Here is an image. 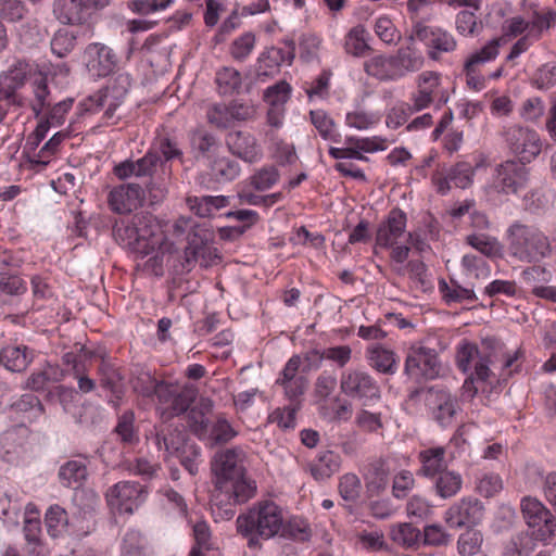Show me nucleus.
Listing matches in <instances>:
<instances>
[{"label":"nucleus","mask_w":556,"mask_h":556,"mask_svg":"<svg viewBox=\"0 0 556 556\" xmlns=\"http://www.w3.org/2000/svg\"><path fill=\"white\" fill-rule=\"evenodd\" d=\"M245 458V452L238 446L222 450L213 457L211 508L222 519H231L236 505L248 502L256 493V482L247 476Z\"/></svg>","instance_id":"obj_1"},{"label":"nucleus","mask_w":556,"mask_h":556,"mask_svg":"<svg viewBox=\"0 0 556 556\" xmlns=\"http://www.w3.org/2000/svg\"><path fill=\"white\" fill-rule=\"evenodd\" d=\"M115 240L139 258L148 257L144 268L155 276L163 275V256L176 251L175 243L164 235L160 222L150 213L121 218L113 227Z\"/></svg>","instance_id":"obj_2"},{"label":"nucleus","mask_w":556,"mask_h":556,"mask_svg":"<svg viewBox=\"0 0 556 556\" xmlns=\"http://www.w3.org/2000/svg\"><path fill=\"white\" fill-rule=\"evenodd\" d=\"M493 358L494 353L490 349H479L477 344L467 340L459 342L456 350V365L467 376L460 390L464 401H471L479 391L484 392L492 375L490 366Z\"/></svg>","instance_id":"obj_3"},{"label":"nucleus","mask_w":556,"mask_h":556,"mask_svg":"<svg viewBox=\"0 0 556 556\" xmlns=\"http://www.w3.org/2000/svg\"><path fill=\"white\" fill-rule=\"evenodd\" d=\"M508 254L521 263H540L553 254L552 239L536 225L513 222L506 229Z\"/></svg>","instance_id":"obj_4"},{"label":"nucleus","mask_w":556,"mask_h":556,"mask_svg":"<svg viewBox=\"0 0 556 556\" xmlns=\"http://www.w3.org/2000/svg\"><path fill=\"white\" fill-rule=\"evenodd\" d=\"M282 509L273 501L260 502L247 514L237 518V530L249 540V546H255L258 539L268 540L282 527Z\"/></svg>","instance_id":"obj_5"},{"label":"nucleus","mask_w":556,"mask_h":556,"mask_svg":"<svg viewBox=\"0 0 556 556\" xmlns=\"http://www.w3.org/2000/svg\"><path fill=\"white\" fill-rule=\"evenodd\" d=\"M198 394L197 388L191 383L179 384L161 380L154 396L156 397V412L161 419L168 421L176 416L185 414Z\"/></svg>","instance_id":"obj_6"},{"label":"nucleus","mask_w":556,"mask_h":556,"mask_svg":"<svg viewBox=\"0 0 556 556\" xmlns=\"http://www.w3.org/2000/svg\"><path fill=\"white\" fill-rule=\"evenodd\" d=\"M441 364L434 349L416 343L408 349L404 374L415 382L433 380L439 377Z\"/></svg>","instance_id":"obj_7"},{"label":"nucleus","mask_w":556,"mask_h":556,"mask_svg":"<svg viewBox=\"0 0 556 556\" xmlns=\"http://www.w3.org/2000/svg\"><path fill=\"white\" fill-rule=\"evenodd\" d=\"M525 163L508 160L498 164L491 176L490 190L504 195L518 194L529 181V170Z\"/></svg>","instance_id":"obj_8"},{"label":"nucleus","mask_w":556,"mask_h":556,"mask_svg":"<svg viewBox=\"0 0 556 556\" xmlns=\"http://www.w3.org/2000/svg\"><path fill=\"white\" fill-rule=\"evenodd\" d=\"M450 100L447 89L441 85V74L438 72H422L418 76L417 90L410 97L413 110L420 112L434 105L442 109Z\"/></svg>","instance_id":"obj_9"},{"label":"nucleus","mask_w":556,"mask_h":556,"mask_svg":"<svg viewBox=\"0 0 556 556\" xmlns=\"http://www.w3.org/2000/svg\"><path fill=\"white\" fill-rule=\"evenodd\" d=\"M520 506L533 539L544 543L549 542L556 532L554 515L535 497H523Z\"/></svg>","instance_id":"obj_10"},{"label":"nucleus","mask_w":556,"mask_h":556,"mask_svg":"<svg viewBox=\"0 0 556 556\" xmlns=\"http://www.w3.org/2000/svg\"><path fill=\"white\" fill-rule=\"evenodd\" d=\"M409 41L418 40L424 43L427 49V55L432 61L440 60L444 53L453 52L457 42L455 37L446 29L417 23L408 37Z\"/></svg>","instance_id":"obj_11"},{"label":"nucleus","mask_w":556,"mask_h":556,"mask_svg":"<svg viewBox=\"0 0 556 556\" xmlns=\"http://www.w3.org/2000/svg\"><path fill=\"white\" fill-rule=\"evenodd\" d=\"M147 489L135 481H119L105 492L108 505L119 514H134L144 502Z\"/></svg>","instance_id":"obj_12"},{"label":"nucleus","mask_w":556,"mask_h":556,"mask_svg":"<svg viewBox=\"0 0 556 556\" xmlns=\"http://www.w3.org/2000/svg\"><path fill=\"white\" fill-rule=\"evenodd\" d=\"M340 387L346 396L359 401L364 406L375 404L381 395L378 382L363 370L343 372Z\"/></svg>","instance_id":"obj_13"},{"label":"nucleus","mask_w":556,"mask_h":556,"mask_svg":"<svg viewBox=\"0 0 556 556\" xmlns=\"http://www.w3.org/2000/svg\"><path fill=\"white\" fill-rule=\"evenodd\" d=\"M294 56L295 43L291 39H283L278 46L265 49L256 60L257 79L265 81L266 78L277 75L283 65H291Z\"/></svg>","instance_id":"obj_14"},{"label":"nucleus","mask_w":556,"mask_h":556,"mask_svg":"<svg viewBox=\"0 0 556 556\" xmlns=\"http://www.w3.org/2000/svg\"><path fill=\"white\" fill-rule=\"evenodd\" d=\"M109 5V0H54L53 15L66 25H84L98 10Z\"/></svg>","instance_id":"obj_15"},{"label":"nucleus","mask_w":556,"mask_h":556,"mask_svg":"<svg viewBox=\"0 0 556 556\" xmlns=\"http://www.w3.org/2000/svg\"><path fill=\"white\" fill-rule=\"evenodd\" d=\"M510 151L522 162H531L541 152L542 143L536 131L514 125L505 130Z\"/></svg>","instance_id":"obj_16"},{"label":"nucleus","mask_w":556,"mask_h":556,"mask_svg":"<svg viewBox=\"0 0 556 556\" xmlns=\"http://www.w3.org/2000/svg\"><path fill=\"white\" fill-rule=\"evenodd\" d=\"M483 517L482 503L473 497H463L453 504L444 515L445 522L451 528L471 527L480 522Z\"/></svg>","instance_id":"obj_17"},{"label":"nucleus","mask_w":556,"mask_h":556,"mask_svg":"<svg viewBox=\"0 0 556 556\" xmlns=\"http://www.w3.org/2000/svg\"><path fill=\"white\" fill-rule=\"evenodd\" d=\"M86 67L92 77H106L117 65V56L111 48L93 42L85 50Z\"/></svg>","instance_id":"obj_18"},{"label":"nucleus","mask_w":556,"mask_h":556,"mask_svg":"<svg viewBox=\"0 0 556 556\" xmlns=\"http://www.w3.org/2000/svg\"><path fill=\"white\" fill-rule=\"evenodd\" d=\"M144 200V191L136 184L114 187L108 194L110 208L117 214H128L137 210Z\"/></svg>","instance_id":"obj_19"},{"label":"nucleus","mask_w":556,"mask_h":556,"mask_svg":"<svg viewBox=\"0 0 556 556\" xmlns=\"http://www.w3.org/2000/svg\"><path fill=\"white\" fill-rule=\"evenodd\" d=\"M406 213L399 207H393L378 226L376 235L377 245L390 249L396 244L399 239L406 232Z\"/></svg>","instance_id":"obj_20"},{"label":"nucleus","mask_w":556,"mask_h":556,"mask_svg":"<svg viewBox=\"0 0 556 556\" xmlns=\"http://www.w3.org/2000/svg\"><path fill=\"white\" fill-rule=\"evenodd\" d=\"M29 429L14 426L0 434V457L8 463H17L26 452Z\"/></svg>","instance_id":"obj_21"},{"label":"nucleus","mask_w":556,"mask_h":556,"mask_svg":"<svg viewBox=\"0 0 556 556\" xmlns=\"http://www.w3.org/2000/svg\"><path fill=\"white\" fill-rule=\"evenodd\" d=\"M301 359L299 356L291 357L286 364L276 383L283 388L285 394L290 400L301 396L308 386L305 370L300 369Z\"/></svg>","instance_id":"obj_22"},{"label":"nucleus","mask_w":556,"mask_h":556,"mask_svg":"<svg viewBox=\"0 0 556 556\" xmlns=\"http://www.w3.org/2000/svg\"><path fill=\"white\" fill-rule=\"evenodd\" d=\"M218 257L217 250L212 245V235L204 230H193L188 237V245L185 249L187 264L200 262L201 265H210Z\"/></svg>","instance_id":"obj_23"},{"label":"nucleus","mask_w":556,"mask_h":556,"mask_svg":"<svg viewBox=\"0 0 556 556\" xmlns=\"http://www.w3.org/2000/svg\"><path fill=\"white\" fill-rule=\"evenodd\" d=\"M47 399L50 402L59 403L65 414H70L75 422L86 424L88 421L87 414L90 408L81 406L78 393L75 389L65 386H56L48 391Z\"/></svg>","instance_id":"obj_24"},{"label":"nucleus","mask_w":556,"mask_h":556,"mask_svg":"<svg viewBox=\"0 0 556 556\" xmlns=\"http://www.w3.org/2000/svg\"><path fill=\"white\" fill-rule=\"evenodd\" d=\"M40 71L38 66H34L26 60L15 61L7 73L0 75V96L10 97L13 91L28 83L35 72Z\"/></svg>","instance_id":"obj_25"},{"label":"nucleus","mask_w":556,"mask_h":556,"mask_svg":"<svg viewBox=\"0 0 556 556\" xmlns=\"http://www.w3.org/2000/svg\"><path fill=\"white\" fill-rule=\"evenodd\" d=\"M29 94L27 96L29 108L36 117L51 106L53 98L48 86V74L42 71L35 72L28 84Z\"/></svg>","instance_id":"obj_26"},{"label":"nucleus","mask_w":556,"mask_h":556,"mask_svg":"<svg viewBox=\"0 0 556 556\" xmlns=\"http://www.w3.org/2000/svg\"><path fill=\"white\" fill-rule=\"evenodd\" d=\"M229 151L243 160L253 163L261 159L262 149L254 136L245 131H231L226 137Z\"/></svg>","instance_id":"obj_27"},{"label":"nucleus","mask_w":556,"mask_h":556,"mask_svg":"<svg viewBox=\"0 0 556 556\" xmlns=\"http://www.w3.org/2000/svg\"><path fill=\"white\" fill-rule=\"evenodd\" d=\"M160 161L161 159L155 152L149 151L143 157L137 161L126 160L116 164L113 168V173L121 180L130 177L151 176Z\"/></svg>","instance_id":"obj_28"},{"label":"nucleus","mask_w":556,"mask_h":556,"mask_svg":"<svg viewBox=\"0 0 556 556\" xmlns=\"http://www.w3.org/2000/svg\"><path fill=\"white\" fill-rule=\"evenodd\" d=\"M90 457L79 454L76 458L65 462L59 469V480L63 486L77 489L88 479Z\"/></svg>","instance_id":"obj_29"},{"label":"nucleus","mask_w":556,"mask_h":556,"mask_svg":"<svg viewBox=\"0 0 556 556\" xmlns=\"http://www.w3.org/2000/svg\"><path fill=\"white\" fill-rule=\"evenodd\" d=\"M431 397L434 419L443 428L451 426L460 409L457 397L445 390L431 393Z\"/></svg>","instance_id":"obj_30"},{"label":"nucleus","mask_w":556,"mask_h":556,"mask_svg":"<svg viewBox=\"0 0 556 556\" xmlns=\"http://www.w3.org/2000/svg\"><path fill=\"white\" fill-rule=\"evenodd\" d=\"M365 486L370 496L379 495L389 485L390 468L383 459L369 463L363 473Z\"/></svg>","instance_id":"obj_31"},{"label":"nucleus","mask_w":556,"mask_h":556,"mask_svg":"<svg viewBox=\"0 0 556 556\" xmlns=\"http://www.w3.org/2000/svg\"><path fill=\"white\" fill-rule=\"evenodd\" d=\"M418 459L421 464L417 472L419 476L433 479L446 470L445 448L443 446H434L420 451Z\"/></svg>","instance_id":"obj_32"},{"label":"nucleus","mask_w":556,"mask_h":556,"mask_svg":"<svg viewBox=\"0 0 556 556\" xmlns=\"http://www.w3.org/2000/svg\"><path fill=\"white\" fill-rule=\"evenodd\" d=\"M367 359L375 370L383 375H394L397 370V358L392 350L380 344L367 349Z\"/></svg>","instance_id":"obj_33"},{"label":"nucleus","mask_w":556,"mask_h":556,"mask_svg":"<svg viewBox=\"0 0 556 556\" xmlns=\"http://www.w3.org/2000/svg\"><path fill=\"white\" fill-rule=\"evenodd\" d=\"M392 62L394 63L396 77L399 79L407 73L420 70L424 65V56L420 51L407 46L400 48L397 52L392 55Z\"/></svg>","instance_id":"obj_34"},{"label":"nucleus","mask_w":556,"mask_h":556,"mask_svg":"<svg viewBox=\"0 0 556 556\" xmlns=\"http://www.w3.org/2000/svg\"><path fill=\"white\" fill-rule=\"evenodd\" d=\"M2 365L10 371L21 372L33 361V352L26 345L7 346L0 352Z\"/></svg>","instance_id":"obj_35"},{"label":"nucleus","mask_w":556,"mask_h":556,"mask_svg":"<svg viewBox=\"0 0 556 556\" xmlns=\"http://www.w3.org/2000/svg\"><path fill=\"white\" fill-rule=\"evenodd\" d=\"M98 375L100 386L115 396L116 401H112V403L116 406L123 394L121 384L123 378L121 374L112 363L106 359H102L98 367Z\"/></svg>","instance_id":"obj_36"},{"label":"nucleus","mask_w":556,"mask_h":556,"mask_svg":"<svg viewBox=\"0 0 556 556\" xmlns=\"http://www.w3.org/2000/svg\"><path fill=\"white\" fill-rule=\"evenodd\" d=\"M163 511L167 516L185 518L188 515V505L181 494L172 488H164L157 492Z\"/></svg>","instance_id":"obj_37"},{"label":"nucleus","mask_w":556,"mask_h":556,"mask_svg":"<svg viewBox=\"0 0 556 556\" xmlns=\"http://www.w3.org/2000/svg\"><path fill=\"white\" fill-rule=\"evenodd\" d=\"M215 84L218 93L222 96L239 93L242 88L241 73L230 66L222 67L216 72Z\"/></svg>","instance_id":"obj_38"},{"label":"nucleus","mask_w":556,"mask_h":556,"mask_svg":"<svg viewBox=\"0 0 556 556\" xmlns=\"http://www.w3.org/2000/svg\"><path fill=\"white\" fill-rule=\"evenodd\" d=\"M121 556H151L148 542L136 529H128L121 541Z\"/></svg>","instance_id":"obj_39"},{"label":"nucleus","mask_w":556,"mask_h":556,"mask_svg":"<svg viewBox=\"0 0 556 556\" xmlns=\"http://www.w3.org/2000/svg\"><path fill=\"white\" fill-rule=\"evenodd\" d=\"M131 86V79L128 74H118L114 80L104 89L110 94L112 101L109 108L104 111V117L111 119L114 116L116 108L119 105L122 99L126 96Z\"/></svg>","instance_id":"obj_40"},{"label":"nucleus","mask_w":556,"mask_h":556,"mask_svg":"<svg viewBox=\"0 0 556 556\" xmlns=\"http://www.w3.org/2000/svg\"><path fill=\"white\" fill-rule=\"evenodd\" d=\"M433 479L435 494L444 500L455 496L463 486L462 476L453 470H444Z\"/></svg>","instance_id":"obj_41"},{"label":"nucleus","mask_w":556,"mask_h":556,"mask_svg":"<svg viewBox=\"0 0 556 556\" xmlns=\"http://www.w3.org/2000/svg\"><path fill=\"white\" fill-rule=\"evenodd\" d=\"M365 72L380 80H396V73L392 55H375L364 64Z\"/></svg>","instance_id":"obj_42"},{"label":"nucleus","mask_w":556,"mask_h":556,"mask_svg":"<svg viewBox=\"0 0 556 556\" xmlns=\"http://www.w3.org/2000/svg\"><path fill=\"white\" fill-rule=\"evenodd\" d=\"M160 383H161V380H157L154 376L151 375L150 371H148L141 367H136L131 371V378H130L131 388L137 394H139L143 397L154 396L156 389H159Z\"/></svg>","instance_id":"obj_43"},{"label":"nucleus","mask_w":556,"mask_h":556,"mask_svg":"<svg viewBox=\"0 0 556 556\" xmlns=\"http://www.w3.org/2000/svg\"><path fill=\"white\" fill-rule=\"evenodd\" d=\"M439 291L446 304L462 303L465 301L475 302L478 300L472 288L462 287L454 280H451V283H447L444 279L440 280Z\"/></svg>","instance_id":"obj_44"},{"label":"nucleus","mask_w":556,"mask_h":556,"mask_svg":"<svg viewBox=\"0 0 556 556\" xmlns=\"http://www.w3.org/2000/svg\"><path fill=\"white\" fill-rule=\"evenodd\" d=\"M341 457L338 453L326 450L315 456V480L327 479L339 471Z\"/></svg>","instance_id":"obj_45"},{"label":"nucleus","mask_w":556,"mask_h":556,"mask_svg":"<svg viewBox=\"0 0 556 556\" xmlns=\"http://www.w3.org/2000/svg\"><path fill=\"white\" fill-rule=\"evenodd\" d=\"M45 520L47 531L51 538L58 539L67 532L68 517L66 510L61 506H50L46 513Z\"/></svg>","instance_id":"obj_46"},{"label":"nucleus","mask_w":556,"mask_h":556,"mask_svg":"<svg viewBox=\"0 0 556 556\" xmlns=\"http://www.w3.org/2000/svg\"><path fill=\"white\" fill-rule=\"evenodd\" d=\"M212 177L218 182H226L236 179L240 174L238 162L227 156H216L211 165Z\"/></svg>","instance_id":"obj_47"},{"label":"nucleus","mask_w":556,"mask_h":556,"mask_svg":"<svg viewBox=\"0 0 556 556\" xmlns=\"http://www.w3.org/2000/svg\"><path fill=\"white\" fill-rule=\"evenodd\" d=\"M369 35L362 25L350 29L345 36L344 48L346 53L354 56H364L370 49L368 43Z\"/></svg>","instance_id":"obj_48"},{"label":"nucleus","mask_w":556,"mask_h":556,"mask_svg":"<svg viewBox=\"0 0 556 556\" xmlns=\"http://www.w3.org/2000/svg\"><path fill=\"white\" fill-rule=\"evenodd\" d=\"M380 119L381 115L378 112L365 111L361 108L345 115L346 125L357 130H370L380 123Z\"/></svg>","instance_id":"obj_49"},{"label":"nucleus","mask_w":556,"mask_h":556,"mask_svg":"<svg viewBox=\"0 0 556 556\" xmlns=\"http://www.w3.org/2000/svg\"><path fill=\"white\" fill-rule=\"evenodd\" d=\"M207 441L210 444H224L231 441L237 437L238 432L235 430L230 421L224 414L216 416L210 430Z\"/></svg>","instance_id":"obj_50"},{"label":"nucleus","mask_w":556,"mask_h":556,"mask_svg":"<svg viewBox=\"0 0 556 556\" xmlns=\"http://www.w3.org/2000/svg\"><path fill=\"white\" fill-rule=\"evenodd\" d=\"M256 37L252 31L238 36L229 46V54L237 62L245 61L255 48Z\"/></svg>","instance_id":"obj_51"},{"label":"nucleus","mask_w":556,"mask_h":556,"mask_svg":"<svg viewBox=\"0 0 556 556\" xmlns=\"http://www.w3.org/2000/svg\"><path fill=\"white\" fill-rule=\"evenodd\" d=\"M320 415L328 420L346 421L352 416V405L338 397L319 407Z\"/></svg>","instance_id":"obj_52"},{"label":"nucleus","mask_w":556,"mask_h":556,"mask_svg":"<svg viewBox=\"0 0 556 556\" xmlns=\"http://www.w3.org/2000/svg\"><path fill=\"white\" fill-rule=\"evenodd\" d=\"M466 242L471 248L489 257L497 255L501 249L498 240L495 237L485 233L475 232L468 235L466 237Z\"/></svg>","instance_id":"obj_53"},{"label":"nucleus","mask_w":556,"mask_h":556,"mask_svg":"<svg viewBox=\"0 0 556 556\" xmlns=\"http://www.w3.org/2000/svg\"><path fill=\"white\" fill-rule=\"evenodd\" d=\"M476 167L468 162H458L447 169L454 187L466 189L473 182Z\"/></svg>","instance_id":"obj_54"},{"label":"nucleus","mask_w":556,"mask_h":556,"mask_svg":"<svg viewBox=\"0 0 556 556\" xmlns=\"http://www.w3.org/2000/svg\"><path fill=\"white\" fill-rule=\"evenodd\" d=\"M68 137L66 131L55 132L42 148L33 156L31 162L39 165H48L52 156L59 150L61 143Z\"/></svg>","instance_id":"obj_55"},{"label":"nucleus","mask_w":556,"mask_h":556,"mask_svg":"<svg viewBox=\"0 0 556 556\" xmlns=\"http://www.w3.org/2000/svg\"><path fill=\"white\" fill-rule=\"evenodd\" d=\"M556 22V11L547 10L546 12H533L532 17L528 21V34L536 40H540L543 33L551 28L552 24Z\"/></svg>","instance_id":"obj_56"},{"label":"nucleus","mask_w":556,"mask_h":556,"mask_svg":"<svg viewBox=\"0 0 556 556\" xmlns=\"http://www.w3.org/2000/svg\"><path fill=\"white\" fill-rule=\"evenodd\" d=\"M391 539L394 543L412 547L421 539L420 531L410 523H400L391 528Z\"/></svg>","instance_id":"obj_57"},{"label":"nucleus","mask_w":556,"mask_h":556,"mask_svg":"<svg viewBox=\"0 0 556 556\" xmlns=\"http://www.w3.org/2000/svg\"><path fill=\"white\" fill-rule=\"evenodd\" d=\"M151 151L154 152V150ZM155 153L161 154L165 162L182 161L184 155L179 141L167 135L159 138Z\"/></svg>","instance_id":"obj_58"},{"label":"nucleus","mask_w":556,"mask_h":556,"mask_svg":"<svg viewBox=\"0 0 556 556\" xmlns=\"http://www.w3.org/2000/svg\"><path fill=\"white\" fill-rule=\"evenodd\" d=\"M24 535L27 542L38 544L41 535L39 511L31 505L26 507L24 519Z\"/></svg>","instance_id":"obj_59"},{"label":"nucleus","mask_w":556,"mask_h":556,"mask_svg":"<svg viewBox=\"0 0 556 556\" xmlns=\"http://www.w3.org/2000/svg\"><path fill=\"white\" fill-rule=\"evenodd\" d=\"M76 45V36L67 29H59L51 39V51L59 58L66 56Z\"/></svg>","instance_id":"obj_60"},{"label":"nucleus","mask_w":556,"mask_h":556,"mask_svg":"<svg viewBox=\"0 0 556 556\" xmlns=\"http://www.w3.org/2000/svg\"><path fill=\"white\" fill-rule=\"evenodd\" d=\"M500 45V39L489 40L480 50L475 51L467 58V66H477L495 60L498 55Z\"/></svg>","instance_id":"obj_61"},{"label":"nucleus","mask_w":556,"mask_h":556,"mask_svg":"<svg viewBox=\"0 0 556 556\" xmlns=\"http://www.w3.org/2000/svg\"><path fill=\"white\" fill-rule=\"evenodd\" d=\"M279 173L274 166H265L250 177L251 186L257 191L270 189L279 180Z\"/></svg>","instance_id":"obj_62"},{"label":"nucleus","mask_w":556,"mask_h":556,"mask_svg":"<svg viewBox=\"0 0 556 556\" xmlns=\"http://www.w3.org/2000/svg\"><path fill=\"white\" fill-rule=\"evenodd\" d=\"M414 113H417V111L413 110L410 103L400 102L387 113L386 124L391 129H397L403 126Z\"/></svg>","instance_id":"obj_63"},{"label":"nucleus","mask_w":556,"mask_h":556,"mask_svg":"<svg viewBox=\"0 0 556 556\" xmlns=\"http://www.w3.org/2000/svg\"><path fill=\"white\" fill-rule=\"evenodd\" d=\"M291 93L290 85L285 81L268 87L264 92V100L269 106L282 109L283 104L288 101Z\"/></svg>","instance_id":"obj_64"}]
</instances>
